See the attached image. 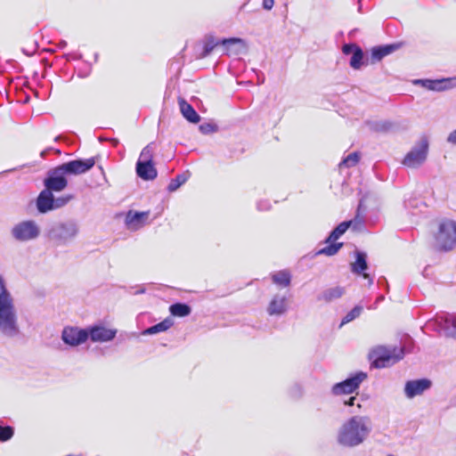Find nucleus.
Returning <instances> with one entry per match:
<instances>
[{
	"label": "nucleus",
	"instance_id": "nucleus-47",
	"mask_svg": "<svg viewBox=\"0 0 456 456\" xmlns=\"http://www.w3.org/2000/svg\"><path fill=\"white\" fill-rule=\"evenodd\" d=\"M383 299H384V297H383V296H381V297H379V299H378V300H379V301H381V300H383Z\"/></svg>",
	"mask_w": 456,
	"mask_h": 456
},
{
	"label": "nucleus",
	"instance_id": "nucleus-40",
	"mask_svg": "<svg viewBox=\"0 0 456 456\" xmlns=\"http://www.w3.org/2000/svg\"><path fill=\"white\" fill-rule=\"evenodd\" d=\"M447 141L450 143L456 144V129L448 135Z\"/></svg>",
	"mask_w": 456,
	"mask_h": 456
},
{
	"label": "nucleus",
	"instance_id": "nucleus-24",
	"mask_svg": "<svg viewBox=\"0 0 456 456\" xmlns=\"http://www.w3.org/2000/svg\"><path fill=\"white\" fill-rule=\"evenodd\" d=\"M272 281L274 284L287 288L291 283V274L288 270H281L271 274Z\"/></svg>",
	"mask_w": 456,
	"mask_h": 456
},
{
	"label": "nucleus",
	"instance_id": "nucleus-48",
	"mask_svg": "<svg viewBox=\"0 0 456 456\" xmlns=\"http://www.w3.org/2000/svg\"><path fill=\"white\" fill-rule=\"evenodd\" d=\"M99 140H100V141H103V140H107V139H106V138H104V137H100V138H99Z\"/></svg>",
	"mask_w": 456,
	"mask_h": 456
},
{
	"label": "nucleus",
	"instance_id": "nucleus-14",
	"mask_svg": "<svg viewBox=\"0 0 456 456\" xmlns=\"http://www.w3.org/2000/svg\"><path fill=\"white\" fill-rule=\"evenodd\" d=\"M61 339L68 346H77L88 339V332L86 329L68 326L62 330Z\"/></svg>",
	"mask_w": 456,
	"mask_h": 456
},
{
	"label": "nucleus",
	"instance_id": "nucleus-10",
	"mask_svg": "<svg viewBox=\"0 0 456 456\" xmlns=\"http://www.w3.org/2000/svg\"><path fill=\"white\" fill-rule=\"evenodd\" d=\"M66 176L67 175H65L63 170H61L60 166H58L48 171L47 177L44 180V185L45 189L49 190L52 192L61 191L68 185Z\"/></svg>",
	"mask_w": 456,
	"mask_h": 456
},
{
	"label": "nucleus",
	"instance_id": "nucleus-9",
	"mask_svg": "<svg viewBox=\"0 0 456 456\" xmlns=\"http://www.w3.org/2000/svg\"><path fill=\"white\" fill-rule=\"evenodd\" d=\"M367 379V373L358 371L342 382L336 383L331 387L334 395H348L357 390L360 385Z\"/></svg>",
	"mask_w": 456,
	"mask_h": 456
},
{
	"label": "nucleus",
	"instance_id": "nucleus-7",
	"mask_svg": "<svg viewBox=\"0 0 456 456\" xmlns=\"http://www.w3.org/2000/svg\"><path fill=\"white\" fill-rule=\"evenodd\" d=\"M403 357V350L402 348H387L379 346L374 349L370 354L372 364L376 368H386L397 362Z\"/></svg>",
	"mask_w": 456,
	"mask_h": 456
},
{
	"label": "nucleus",
	"instance_id": "nucleus-4",
	"mask_svg": "<svg viewBox=\"0 0 456 456\" xmlns=\"http://www.w3.org/2000/svg\"><path fill=\"white\" fill-rule=\"evenodd\" d=\"M436 248L441 251H451L456 248V221L442 220L435 236Z\"/></svg>",
	"mask_w": 456,
	"mask_h": 456
},
{
	"label": "nucleus",
	"instance_id": "nucleus-42",
	"mask_svg": "<svg viewBox=\"0 0 456 456\" xmlns=\"http://www.w3.org/2000/svg\"><path fill=\"white\" fill-rule=\"evenodd\" d=\"M355 400H356V398L354 396H352L347 401L345 402V404L348 405V406H353V405H354Z\"/></svg>",
	"mask_w": 456,
	"mask_h": 456
},
{
	"label": "nucleus",
	"instance_id": "nucleus-49",
	"mask_svg": "<svg viewBox=\"0 0 456 456\" xmlns=\"http://www.w3.org/2000/svg\"><path fill=\"white\" fill-rule=\"evenodd\" d=\"M387 456H394V455H392V454H389V455H387Z\"/></svg>",
	"mask_w": 456,
	"mask_h": 456
},
{
	"label": "nucleus",
	"instance_id": "nucleus-23",
	"mask_svg": "<svg viewBox=\"0 0 456 456\" xmlns=\"http://www.w3.org/2000/svg\"><path fill=\"white\" fill-rule=\"evenodd\" d=\"M179 107L181 113L189 122L198 123L200 121V115L184 99H179Z\"/></svg>",
	"mask_w": 456,
	"mask_h": 456
},
{
	"label": "nucleus",
	"instance_id": "nucleus-20",
	"mask_svg": "<svg viewBox=\"0 0 456 456\" xmlns=\"http://www.w3.org/2000/svg\"><path fill=\"white\" fill-rule=\"evenodd\" d=\"M135 169L137 175L144 181L154 180L158 175L153 163L137 161Z\"/></svg>",
	"mask_w": 456,
	"mask_h": 456
},
{
	"label": "nucleus",
	"instance_id": "nucleus-39",
	"mask_svg": "<svg viewBox=\"0 0 456 456\" xmlns=\"http://www.w3.org/2000/svg\"><path fill=\"white\" fill-rule=\"evenodd\" d=\"M274 5V0H263V8L265 10H271Z\"/></svg>",
	"mask_w": 456,
	"mask_h": 456
},
{
	"label": "nucleus",
	"instance_id": "nucleus-37",
	"mask_svg": "<svg viewBox=\"0 0 456 456\" xmlns=\"http://www.w3.org/2000/svg\"><path fill=\"white\" fill-rule=\"evenodd\" d=\"M357 47L355 44H346L343 45L342 52L346 55L353 54Z\"/></svg>",
	"mask_w": 456,
	"mask_h": 456
},
{
	"label": "nucleus",
	"instance_id": "nucleus-5",
	"mask_svg": "<svg viewBox=\"0 0 456 456\" xmlns=\"http://www.w3.org/2000/svg\"><path fill=\"white\" fill-rule=\"evenodd\" d=\"M222 45L227 53L239 54L246 45L243 39L239 37L224 38L221 41H216L213 37H208L204 43L203 52L200 58H205L210 54L216 45Z\"/></svg>",
	"mask_w": 456,
	"mask_h": 456
},
{
	"label": "nucleus",
	"instance_id": "nucleus-3",
	"mask_svg": "<svg viewBox=\"0 0 456 456\" xmlns=\"http://www.w3.org/2000/svg\"><path fill=\"white\" fill-rule=\"evenodd\" d=\"M79 232L78 222L69 218L53 223L47 231V238L56 247H66L76 240Z\"/></svg>",
	"mask_w": 456,
	"mask_h": 456
},
{
	"label": "nucleus",
	"instance_id": "nucleus-21",
	"mask_svg": "<svg viewBox=\"0 0 456 456\" xmlns=\"http://www.w3.org/2000/svg\"><path fill=\"white\" fill-rule=\"evenodd\" d=\"M345 294V289L340 286H336L324 289L317 296L319 301L330 303L340 298Z\"/></svg>",
	"mask_w": 456,
	"mask_h": 456
},
{
	"label": "nucleus",
	"instance_id": "nucleus-15",
	"mask_svg": "<svg viewBox=\"0 0 456 456\" xmlns=\"http://www.w3.org/2000/svg\"><path fill=\"white\" fill-rule=\"evenodd\" d=\"M431 386L432 382L428 379L408 380L404 385V395L408 399H412L421 395L425 391L428 390Z\"/></svg>",
	"mask_w": 456,
	"mask_h": 456
},
{
	"label": "nucleus",
	"instance_id": "nucleus-26",
	"mask_svg": "<svg viewBox=\"0 0 456 456\" xmlns=\"http://www.w3.org/2000/svg\"><path fill=\"white\" fill-rule=\"evenodd\" d=\"M173 325V321L167 318L164 321L151 326L142 331V335H154L167 330Z\"/></svg>",
	"mask_w": 456,
	"mask_h": 456
},
{
	"label": "nucleus",
	"instance_id": "nucleus-36",
	"mask_svg": "<svg viewBox=\"0 0 456 456\" xmlns=\"http://www.w3.org/2000/svg\"><path fill=\"white\" fill-rule=\"evenodd\" d=\"M199 128H200V131L204 134H210V133L216 131V126L213 125L211 123L201 124Z\"/></svg>",
	"mask_w": 456,
	"mask_h": 456
},
{
	"label": "nucleus",
	"instance_id": "nucleus-28",
	"mask_svg": "<svg viewBox=\"0 0 456 456\" xmlns=\"http://www.w3.org/2000/svg\"><path fill=\"white\" fill-rule=\"evenodd\" d=\"M189 175L187 173L179 174L175 178L172 179L167 186V190L170 192L175 191L181 185L185 183L188 180Z\"/></svg>",
	"mask_w": 456,
	"mask_h": 456
},
{
	"label": "nucleus",
	"instance_id": "nucleus-33",
	"mask_svg": "<svg viewBox=\"0 0 456 456\" xmlns=\"http://www.w3.org/2000/svg\"><path fill=\"white\" fill-rule=\"evenodd\" d=\"M360 159V155L357 152L348 154L340 163V167H351L355 166Z\"/></svg>",
	"mask_w": 456,
	"mask_h": 456
},
{
	"label": "nucleus",
	"instance_id": "nucleus-17",
	"mask_svg": "<svg viewBox=\"0 0 456 456\" xmlns=\"http://www.w3.org/2000/svg\"><path fill=\"white\" fill-rule=\"evenodd\" d=\"M355 261L351 265L352 273L362 275L364 279L368 280L369 285L373 283V279L370 276L369 273H364L367 269V255L362 251L355 252Z\"/></svg>",
	"mask_w": 456,
	"mask_h": 456
},
{
	"label": "nucleus",
	"instance_id": "nucleus-18",
	"mask_svg": "<svg viewBox=\"0 0 456 456\" xmlns=\"http://www.w3.org/2000/svg\"><path fill=\"white\" fill-rule=\"evenodd\" d=\"M54 197L47 189L43 190L37 199V208L39 213L45 214L53 210Z\"/></svg>",
	"mask_w": 456,
	"mask_h": 456
},
{
	"label": "nucleus",
	"instance_id": "nucleus-30",
	"mask_svg": "<svg viewBox=\"0 0 456 456\" xmlns=\"http://www.w3.org/2000/svg\"><path fill=\"white\" fill-rule=\"evenodd\" d=\"M362 60H363V52L362 50L358 46L354 53L352 54V57L350 59V66L354 69H359L362 65Z\"/></svg>",
	"mask_w": 456,
	"mask_h": 456
},
{
	"label": "nucleus",
	"instance_id": "nucleus-41",
	"mask_svg": "<svg viewBox=\"0 0 456 456\" xmlns=\"http://www.w3.org/2000/svg\"><path fill=\"white\" fill-rule=\"evenodd\" d=\"M391 126V124L388 122H382L377 125V129L379 130H387Z\"/></svg>",
	"mask_w": 456,
	"mask_h": 456
},
{
	"label": "nucleus",
	"instance_id": "nucleus-34",
	"mask_svg": "<svg viewBox=\"0 0 456 456\" xmlns=\"http://www.w3.org/2000/svg\"><path fill=\"white\" fill-rule=\"evenodd\" d=\"M14 435V429L11 426H0V442L10 440Z\"/></svg>",
	"mask_w": 456,
	"mask_h": 456
},
{
	"label": "nucleus",
	"instance_id": "nucleus-8",
	"mask_svg": "<svg viewBox=\"0 0 456 456\" xmlns=\"http://www.w3.org/2000/svg\"><path fill=\"white\" fill-rule=\"evenodd\" d=\"M351 224L352 221H345L340 223L325 240V243L329 245L319 249L316 252V255H324L329 256L336 255L343 247V243L336 242V240L346 232Z\"/></svg>",
	"mask_w": 456,
	"mask_h": 456
},
{
	"label": "nucleus",
	"instance_id": "nucleus-12",
	"mask_svg": "<svg viewBox=\"0 0 456 456\" xmlns=\"http://www.w3.org/2000/svg\"><path fill=\"white\" fill-rule=\"evenodd\" d=\"M428 144L426 140L409 151L403 160V164L409 167L420 166L427 159Z\"/></svg>",
	"mask_w": 456,
	"mask_h": 456
},
{
	"label": "nucleus",
	"instance_id": "nucleus-19",
	"mask_svg": "<svg viewBox=\"0 0 456 456\" xmlns=\"http://www.w3.org/2000/svg\"><path fill=\"white\" fill-rule=\"evenodd\" d=\"M149 216V212H136V211H128L126 216V224L128 228L133 230H137L140 227L143 226L146 219Z\"/></svg>",
	"mask_w": 456,
	"mask_h": 456
},
{
	"label": "nucleus",
	"instance_id": "nucleus-46",
	"mask_svg": "<svg viewBox=\"0 0 456 456\" xmlns=\"http://www.w3.org/2000/svg\"><path fill=\"white\" fill-rule=\"evenodd\" d=\"M362 0H359V11H361V8H362Z\"/></svg>",
	"mask_w": 456,
	"mask_h": 456
},
{
	"label": "nucleus",
	"instance_id": "nucleus-11",
	"mask_svg": "<svg viewBox=\"0 0 456 456\" xmlns=\"http://www.w3.org/2000/svg\"><path fill=\"white\" fill-rule=\"evenodd\" d=\"M95 165L94 158L75 159L60 165L66 175H79L89 171Z\"/></svg>",
	"mask_w": 456,
	"mask_h": 456
},
{
	"label": "nucleus",
	"instance_id": "nucleus-16",
	"mask_svg": "<svg viewBox=\"0 0 456 456\" xmlns=\"http://www.w3.org/2000/svg\"><path fill=\"white\" fill-rule=\"evenodd\" d=\"M87 330L88 338L93 342H109L111 341L117 334V330L108 329L103 326H94Z\"/></svg>",
	"mask_w": 456,
	"mask_h": 456
},
{
	"label": "nucleus",
	"instance_id": "nucleus-27",
	"mask_svg": "<svg viewBox=\"0 0 456 456\" xmlns=\"http://www.w3.org/2000/svg\"><path fill=\"white\" fill-rule=\"evenodd\" d=\"M169 311L174 316L185 317L191 314V307L183 303H175L170 305Z\"/></svg>",
	"mask_w": 456,
	"mask_h": 456
},
{
	"label": "nucleus",
	"instance_id": "nucleus-25",
	"mask_svg": "<svg viewBox=\"0 0 456 456\" xmlns=\"http://www.w3.org/2000/svg\"><path fill=\"white\" fill-rule=\"evenodd\" d=\"M397 49L396 45H386L372 48L371 58L374 61H380Z\"/></svg>",
	"mask_w": 456,
	"mask_h": 456
},
{
	"label": "nucleus",
	"instance_id": "nucleus-29",
	"mask_svg": "<svg viewBox=\"0 0 456 456\" xmlns=\"http://www.w3.org/2000/svg\"><path fill=\"white\" fill-rule=\"evenodd\" d=\"M154 143H149L147 146H145L140 154V157L137 161H146L149 163H153V155H154Z\"/></svg>",
	"mask_w": 456,
	"mask_h": 456
},
{
	"label": "nucleus",
	"instance_id": "nucleus-31",
	"mask_svg": "<svg viewBox=\"0 0 456 456\" xmlns=\"http://www.w3.org/2000/svg\"><path fill=\"white\" fill-rule=\"evenodd\" d=\"M362 311V307L360 305L354 306L350 312H348L342 319L340 327L343 325L354 321L357 317L360 316L361 313Z\"/></svg>",
	"mask_w": 456,
	"mask_h": 456
},
{
	"label": "nucleus",
	"instance_id": "nucleus-45",
	"mask_svg": "<svg viewBox=\"0 0 456 456\" xmlns=\"http://www.w3.org/2000/svg\"><path fill=\"white\" fill-rule=\"evenodd\" d=\"M110 141L111 142V143L114 145V146H117L118 144V140L116 139V138H111L110 139Z\"/></svg>",
	"mask_w": 456,
	"mask_h": 456
},
{
	"label": "nucleus",
	"instance_id": "nucleus-32",
	"mask_svg": "<svg viewBox=\"0 0 456 456\" xmlns=\"http://www.w3.org/2000/svg\"><path fill=\"white\" fill-rule=\"evenodd\" d=\"M445 329L448 335L456 339V315L445 319Z\"/></svg>",
	"mask_w": 456,
	"mask_h": 456
},
{
	"label": "nucleus",
	"instance_id": "nucleus-43",
	"mask_svg": "<svg viewBox=\"0 0 456 456\" xmlns=\"http://www.w3.org/2000/svg\"><path fill=\"white\" fill-rule=\"evenodd\" d=\"M66 45H67V42H66V41H64V40H61V41L58 43V47H59V48H64V47H66Z\"/></svg>",
	"mask_w": 456,
	"mask_h": 456
},
{
	"label": "nucleus",
	"instance_id": "nucleus-13",
	"mask_svg": "<svg viewBox=\"0 0 456 456\" xmlns=\"http://www.w3.org/2000/svg\"><path fill=\"white\" fill-rule=\"evenodd\" d=\"M289 297L288 292L273 295L267 305L266 312L270 316H281L289 310Z\"/></svg>",
	"mask_w": 456,
	"mask_h": 456
},
{
	"label": "nucleus",
	"instance_id": "nucleus-38",
	"mask_svg": "<svg viewBox=\"0 0 456 456\" xmlns=\"http://www.w3.org/2000/svg\"><path fill=\"white\" fill-rule=\"evenodd\" d=\"M256 207L258 210L265 211L271 208V203L268 200H262L257 203Z\"/></svg>",
	"mask_w": 456,
	"mask_h": 456
},
{
	"label": "nucleus",
	"instance_id": "nucleus-35",
	"mask_svg": "<svg viewBox=\"0 0 456 456\" xmlns=\"http://www.w3.org/2000/svg\"><path fill=\"white\" fill-rule=\"evenodd\" d=\"M73 199L72 195H65L58 198H54L53 209L60 208L68 204Z\"/></svg>",
	"mask_w": 456,
	"mask_h": 456
},
{
	"label": "nucleus",
	"instance_id": "nucleus-1",
	"mask_svg": "<svg viewBox=\"0 0 456 456\" xmlns=\"http://www.w3.org/2000/svg\"><path fill=\"white\" fill-rule=\"evenodd\" d=\"M372 430L371 420L368 416L354 415L344 421L337 432V443L344 448L361 445Z\"/></svg>",
	"mask_w": 456,
	"mask_h": 456
},
{
	"label": "nucleus",
	"instance_id": "nucleus-6",
	"mask_svg": "<svg viewBox=\"0 0 456 456\" xmlns=\"http://www.w3.org/2000/svg\"><path fill=\"white\" fill-rule=\"evenodd\" d=\"M41 233V229L35 220H23L14 224L11 230L12 237L20 242H27L37 240Z\"/></svg>",
	"mask_w": 456,
	"mask_h": 456
},
{
	"label": "nucleus",
	"instance_id": "nucleus-2",
	"mask_svg": "<svg viewBox=\"0 0 456 456\" xmlns=\"http://www.w3.org/2000/svg\"><path fill=\"white\" fill-rule=\"evenodd\" d=\"M0 333L6 338L20 334L18 311L15 300L0 273Z\"/></svg>",
	"mask_w": 456,
	"mask_h": 456
},
{
	"label": "nucleus",
	"instance_id": "nucleus-22",
	"mask_svg": "<svg viewBox=\"0 0 456 456\" xmlns=\"http://www.w3.org/2000/svg\"><path fill=\"white\" fill-rule=\"evenodd\" d=\"M450 81L448 79H418L414 81L415 85H421L424 88L431 91H443L448 88Z\"/></svg>",
	"mask_w": 456,
	"mask_h": 456
},
{
	"label": "nucleus",
	"instance_id": "nucleus-44",
	"mask_svg": "<svg viewBox=\"0 0 456 456\" xmlns=\"http://www.w3.org/2000/svg\"><path fill=\"white\" fill-rule=\"evenodd\" d=\"M50 150H51V149H46V150L42 151H41V153H40V156H41L42 158H45L46 154L48 153V151H49Z\"/></svg>",
	"mask_w": 456,
	"mask_h": 456
}]
</instances>
